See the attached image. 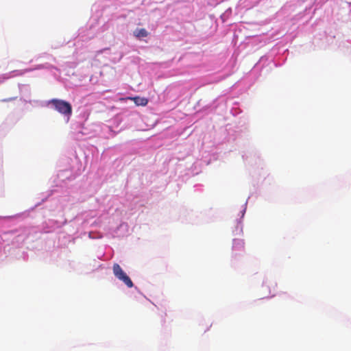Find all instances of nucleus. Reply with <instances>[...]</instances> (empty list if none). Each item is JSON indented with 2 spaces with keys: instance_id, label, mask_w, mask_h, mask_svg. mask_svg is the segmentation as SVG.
Listing matches in <instances>:
<instances>
[{
  "instance_id": "39448f33",
  "label": "nucleus",
  "mask_w": 351,
  "mask_h": 351,
  "mask_svg": "<svg viewBox=\"0 0 351 351\" xmlns=\"http://www.w3.org/2000/svg\"><path fill=\"white\" fill-rule=\"evenodd\" d=\"M133 34L134 36L138 38L147 37L149 34L147 31L144 28L136 29L134 31Z\"/></svg>"
},
{
  "instance_id": "7ed1b4c3",
  "label": "nucleus",
  "mask_w": 351,
  "mask_h": 351,
  "mask_svg": "<svg viewBox=\"0 0 351 351\" xmlns=\"http://www.w3.org/2000/svg\"><path fill=\"white\" fill-rule=\"evenodd\" d=\"M136 106H145L148 103V99L145 97H134L130 98Z\"/></svg>"
},
{
  "instance_id": "f257e3e1",
  "label": "nucleus",
  "mask_w": 351,
  "mask_h": 351,
  "mask_svg": "<svg viewBox=\"0 0 351 351\" xmlns=\"http://www.w3.org/2000/svg\"><path fill=\"white\" fill-rule=\"evenodd\" d=\"M49 104L52 105L53 108L59 113L69 118L72 114V106L68 101L58 99H52L49 101Z\"/></svg>"
},
{
  "instance_id": "20e7f679",
  "label": "nucleus",
  "mask_w": 351,
  "mask_h": 351,
  "mask_svg": "<svg viewBox=\"0 0 351 351\" xmlns=\"http://www.w3.org/2000/svg\"><path fill=\"white\" fill-rule=\"evenodd\" d=\"M233 250L235 251L242 250L244 247V243L243 240L235 239L233 240Z\"/></svg>"
},
{
  "instance_id": "f03ea898",
  "label": "nucleus",
  "mask_w": 351,
  "mask_h": 351,
  "mask_svg": "<svg viewBox=\"0 0 351 351\" xmlns=\"http://www.w3.org/2000/svg\"><path fill=\"white\" fill-rule=\"evenodd\" d=\"M112 270L116 278L121 280L128 287L131 288L134 286L130 277L123 271L118 263L113 265Z\"/></svg>"
}]
</instances>
